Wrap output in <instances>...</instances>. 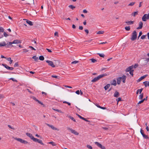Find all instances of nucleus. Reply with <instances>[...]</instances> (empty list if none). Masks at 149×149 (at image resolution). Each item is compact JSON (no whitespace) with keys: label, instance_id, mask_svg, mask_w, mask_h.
<instances>
[{"label":"nucleus","instance_id":"49","mask_svg":"<svg viewBox=\"0 0 149 149\" xmlns=\"http://www.w3.org/2000/svg\"><path fill=\"white\" fill-rule=\"evenodd\" d=\"M99 147L100 148H101L102 149H106L105 147V146H102L101 145H101Z\"/></svg>","mask_w":149,"mask_h":149},{"label":"nucleus","instance_id":"39","mask_svg":"<svg viewBox=\"0 0 149 149\" xmlns=\"http://www.w3.org/2000/svg\"><path fill=\"white\" fill-rule=\"evenodd\" d=\"M90 60H91V62L93 63H94L95 62L97 61V60L93 58H92L90 59Z\"/></svg>","mask_w":149,"mask_h":149},{"label":"nucleus","instance_id":"3","mask_svg":"<svg viewBox=\"0 0 149 149\" xmlns=\"http://www.w3.org/2000/svg\"><path fill=\"white\" fill-rule=\"evenodd\" d=\"M15 139L16 140L22 143H24V144H27L28 143L27 141L24 140L20 138H15Z\"/></svg>","mask_w":149,"mask_h":149},{"label":"nucleus","instance_id":"34","mask_svg":"<svg viewBox=\"0 0 149 149\" xmlns=\"http://www.w3.org/2000/svg\"><path fill=\"white\" fill-rule=\"evenodd\" d=\"M68 7L72 10H73L74 8H75V7L73 6L72 5H70L68 6Z\"/></svg>","mask_w":149,"mask_h":149},{"label":"nucleus","instance_id":"47","mask_svg":"<svg viewBox=\"0 0 149 149\" xmlns=\"http://www.w3.org/2000/svg\"><path fill=\"white\" fill-rule=\"evenodd\" d=\"M135 3V2H132L131 3H130L128 5V6H133V5H134V4Z\"/></svg>","mask_w":149,"mask_h":149},{"label":"nucleus","instance_id":"45","mask_svg":"<svg viewBox=\"0 0 149 149\" xmlns=\"http://www.w3.org/2000/svg\"><path fill=\"white\" fill-rule=\"evenodd\" d=\"M4 32V29L2 27L0 26V32Z\"/></svg>","mask_w":149,"mask_h":149},{"label":"nucleus","instance_id":"17","mask_svg":"<svg viewBox=\"0 0 149 149\" xmlns=\"http://www.w3.org/2000/svg\"><path fill=\"white\" fill-rule=\"evenodd\" d=\"M143 83L146 87L147 86H149V81L148 82L146 81L143 82Z\"/></svg>","mask_w":149,"mask_h":149},{"label":"nucleus","instance_id":"29","mask_svg":"<svg viewBox=\"0 0 149 149\" xmlns=\"http://www.w3.org/2000/svg\"><path fill=\"white\" fill-rule=\"evenodd\" d=\"M2 65L4 66L7 69L9 70V68L10 67L8 66L6 64H2Z\"/></svg>","mask_w":149,"mask_h":149},{"label":"nucleus","instance_id":"25","mask_svg":"<svg viewBox=\"0 0 149 149\" xmlns=\"http://www.w3.org/2000/svg\"><path fill=\"white\" fill-rule=\"evenodd\" d=\"M143 90V88H141L140 89H138L137 90V92H136V94H138L139 93L140 94H141V92H142V91Z\"/></svg>","mask_w":149,"mask_h":149},{"label":"nucleus","instance_id":"28","mask_svg":"<svg viewBox=\"0 0 149 149\" xmlns=\"http://www.w3.org/2000/svg\"><path fill=\"white\" fill-rule=\"evenodd\" d=\"M32 58L35 61H37L38 60V57H37L36 56H33Z\"/></svg>","mask_w":149,"mask_h":149},{"label":"nucleus","instance_id":"48","mask_svg":"<svg viewBox=\"0 0 149 149\" xmlns=\"http://www.w3.org/2000/svg\"><path fill=\"white\" fill-rule=\"evenodd\" d=\"M87 147L90 149H92L93 148L90 145H88L86 146Z\"/></svg>","mask_w":149,"mask_h":149},{"label":"nucleus","instance_id":"58","mask_svg":"<svg viewBox=\"0 0 149 149\" xmlns=\"http://www.w3.org/2000/svg\"><path fill=\"white\" fill-rule=\"evenodd\" d=\"M138 66V65L137 64H135L134 65V66H133V68H136Z\"/></svg>","mask_w":149,"mask_h":149},{"label":"nucleus","instance_id":"42","mask_svg":"<svg viewBox=\"0 0 149 149\" xmlns=\"http://www.w3.org/2000/svg\"><path fill=\"white\" fill-rule=\"evenodd\" d=\"M53 109L54 110V111H58V112H60V113H62V111L61 110H59L58 109Z\"/></svg>","mask_w":149,"mask_h":149},{"label":"nucleus","instance_id":"62","mask_svg":"<svg viewBox=\"0 0 149 149\" xmlns=\"http://www.w3.org/2000/svg\"><path fill=\"white\" fill-rule=\"evenodd\" d=\"M4 97V96L3 95L0 94V99L3 98Z\"/></svg>","mask_w":149,"mask_h":149},{"label":"nucleus","instance_id":"36","mask_svg":"<svg viewBox=\"0 0 149 149\" xmlns=\"http://www.w3.org/2000/svg\"><path fill=\"white\" fill-rule=\"evenodd\" d=\"M39 59L41 61H43L44 59V57L42 56H40Z\"/></svg>","mask_w":149,"mask_h":149},{"label":"nucleus","instance_id":"9","mask_svg":"<svg viewBox=\"0 0 149 149\" xmlns=\"http://www.w3.org/2000/svg\"><path fill=\"white\" fill-rule=\"evenodd\" d=\"M133 68V65L129 66V67L127 68L125 70L126 72H130V71H131L132 70V69Z\"/></svg>","mask_w":149,"mask_h":149},{"label":"nucleus","instance_id":"59","mask_svg":"<svg viewBox=\"0 0 149 149\" xmlns=\"http://www.w3.org/2000/svg\"><path fill=\"white\" fill-rule=\"evenodd\" d=\"M38 143H40L41 145H44V144L43 143L42 140H40V141H39V142H38Z\"/></svg>","mask_w":149,"mask_h":149},{"label":"nucleus","instance_id":"14","mask_svg":"<svg viewBox=\"0 0 149 149\" xmlns=\"http://www.w3.org/2000/svg\"><path fill=\"white\" fill-rule=\"evenodd\" d=\"M148 76V75L146 74L142 76H141L140 78L137 80V81L139 82L141 80H142L144 79L146 77Z\"/></svg>","mask_w":149,"mask_h":149},{"label":"nucleus","instance_id":"30","mask_svg":"<svg viewBox=\"0 0 149 149\" xmlns=\"http://www.w3.org/2000/svg\"><path fill=\"white\" fill-rule=\"evenodd\" d=\"M143 97V93L139 95V99L140 100L142 99Z\"/></svg>","mask_w":149,"mask_h":149},{"label":"nucleus","instance_id":"63","mask_svg":"<svg viewBox=\"0 0 149 149\" xmlns=\"http://www.w3.org/2000/svg\"><path fill=\"white\" fill-rule=\"evenodd\" d=\"M117 100L118 101V102L120 101H121V97H119L117 99Z\"/></svg>","mask_w":149,"mask_h":149},{"label":"nucleus","instance_id":"40","mask_svg":"<svg viewBox=\"0 0 149 149\" xmlns=\"http://www.w3.org/2000/svg\"><path fill=\"white\" fill-rule=\"evenodd\" d=\"M40 140L37 138H34L33 141L35 142H37L38 143V142H39V141H40Z\"/></svg>","mask_w":149,"mask_h":149},{"label":"nucleus","instance_id":"43","mask_svg":"<svg viewBox=\"0 0 149 149\" xmlns=\"http://www.w3.org/2000/svg\"><path fill=\"white\" fill-rule=\"evenodd\" d=\"M95 144L98 147H100V146L101 145V144L99 143V142H95Z\"/></svg>","mask_w":149,"mask_h":149},{"label":"nucleus","instance_id":"31","mask_svg":"<svg viewBox=\"0 0 149 149\" xmlns=\"http://www.w3.org/2000/svg\"><path fill=\"white\" fill-rule=\"evenodd\" d=\"M7 60L8 61H10L9 63L10 64H11L12 63L13 60L11 59V58L10 57L8 58Z\"/></svg>","mask_w":149,"mask_h":149},{"label":"nucleus","instance_id":"37","mask_svg":"<svg viewBox=\"0 0 149 149\" xmlns=\"http://www.w3.org/2000/svg\"><path fill=\"white\" fill-rule=\"evenodd\" d=\"M125 29L127 31L130 30V26L125 27Z\"/></svg>","mask_w":149,"mask_h":149},{"label":"nucleus","instance_id":"23","mask_svg":"<svg viewBox=\"0 0 149 149\" xmlns=\"http://www.w3.org/2000/svg\"><path fill=\"white\" fill-rule=\"evenodd\" d=\"M10 43H12V42H8L7 44L6 43V45L5 46L7 48L9 47L10 46L13 44H11Z\"/></svg>","mask_w":149,"mask_h":149},{"label":"nucleus","instance_id":"53","mask_svg":"<svg viewBox=\"0 0 149 149\" xmlns=\"http://www.w3.org/2000/svg\"><path fill=\"white\" fill-rule=\"evenodd\" d=\"M144 101V100L143 99V100H141L139 101V102L138 103V104H141V103H143Z\"/></svg>","mask_w":149,"mask_h":149},{"label":"nucleus","instance_id":"52","mask_svg":"<svg viewBox=\"0 0 149 149\" xmlns=\"http://www.w3.org/2000/svg\"><path fill=\"white\" fill-rule=\"evenodd\" d=\"M3 35L4 36L6 37H7L8 36V35L5 32H4Z\"/></svg>","mask_w":149,"mask_h":149},{"label":"nucleus","instance_id":"51","mask_svg":"<svg viewBox=\"0 0 149 149\" xmlns=\"http://www.w3.org/2000/svg\"><path fill=\"white\" fill-rule=\"evenodd\" d=\"M78 62V61H75L72 62V64H76Z\"/></svg>","mask_w":149,"mask_h":149},{"label":"nucleus","instance_id":"32","mask_svg":"<svg viewBox=\"0 0 149 149\" xmlns=\"http://www.w3.org/2000/svg\"><path fill=\"white\" fill-rule=\"evenodd\" d=\"M142 136L144 139H149V137L147 135L145 134H143Z\"/></svg>","mask_w":149,"mask_h":149},{"label":"nucleus","instance_id":"38","mask_svg":"<svg viewBox=\"0 0 149 149\" xmlns=\"http://www.w3.org/2000/svg\"><path fill=\"white\" fill-rule=\"evenodd\" d=\"M97 54L101 57H104V55L103 54L98 53Z\"/></svg>","mask_w":149,"mask_h":149},{"label":"nucleus","instance_id":"18","mask_svg":"<svg viewBox=\"0 0 149 149\" xmlns=\"http://www.w3.org/2000/svg\"><path fill=\"white\" fill-rule=\"evenodd\" d=\"M121 80V77H118L117 79V83L118 84H120Z\"/></svg>","mask_w":149,"mask_h":149},{"label":"nucleus","instance_id":"56","mask_svg":"<svg viewBox=\"0 0 149 149\" xmlns=\"http://www.w3.org/2000/svg\"><path fill=\"white\" fill-rule=\"evenodd\" d=\"M10 80H12L13 81H16V82L17 81L15 79L13 78H10Z\"/></svg>","mask_w":149,"mask_h":149},{"label":"nucleus","instance_id":"8","mask_svg":"<svg viewBox=\"0 0 149 149\" xmlns=\"http://www.w3.org/2000/svg\"><path fill=\"white\" fill-rule=\"evenodd\" d=\"M26 134L33 141L35 138L33 136L32 134L28 133H26Z\"/></svg>","mask_w":149,"mask_h":149},{"label":"nucleus","instance_id":"13","mask_svg":"<svg viewBox=\"0 0 149 149\" xmlns=\"http://www.w3.org/2000/svg\"><path fill=\"white\" fill-rule=\"evenodd\" d=\"M121 79L122 80L123 82V83H125V80L126 79V76L125 75H123L122 77H121Z\"/></svg>","mask_w":149,"mask_h":149},{"label":"nucleus","instance_id":"7","mask_svg":"<svg viewBox=\"0 0 149 149\" xmlns=\"http://www.w3.org/2000/svg\"><path fill=\"white\" fill-rule=\"evenodd\" d=\"M32 98L35 101L38 102L39 104H41L42 105H43V106L44 107L45 105L43 104V103L40 101H39L35 97H33Z\"/></svg>","mask_w":149,"mask_h":149},{"label":"nucleus","instance_id":"4","mask_svg":"<svg viewBox=\"0 0 149 149\" xmlns=\"http://www.w3.org/2000/svg\"><path fill=\"white\" fill-rule=\"evenodd\" d=\"M149 19V16L147 14H144L142 17V20L143 21L145 22L147 19Z\"/></svg>","mask_w":149,"mask_h":149},{"label":"nucleus","instance_id":"24","mask_svg":"<svg viewBox=\"0 0 149 149\" xmlns=\"http://www.w3.org/2000/svg\"><path fill=\"white\" fill-rule=\"evenodd\" d=\"M110 84H108L106 85L104 88L105 90H107L110 87Z\"/></svg>","mask_w":149,"mask_h":149},{"label":"nucleus","instance_id":"16","mask_svg":"<svg viewBox=\"0 0 149 149\" xmlns=\"http://www.w3.org/2000/svg\"><path fill=\"white\" fill-rule=\"evenodd\" d=\"M111 85H113L114 86H116L117 84L116 80L114 79L111 82Z\"/></svg>","mask_w":149,"mask_h":149},{"label":"nucleus","instance_id":"22","mask_svg":"<svg viewBox=\"0 0 149 149\" xmlns=\"http://www.w3.org/2000/svg\"><path fill=\"white\" fill-rule=\"evenodd\" d=\"M67 117L69 118L70 119L72 120L74 122H76V121L75 120L74 118L71 116H68V115L67 116Z\"/></svg>","mask_w":149,"mask_h":149},{"label":"nucleus","instance_id":"15","mask_svg":"<svg viewBox=\"0 0 149 149\" xmlns=\"http://www.w3.org/2000/svg\"><path fill=\"white\" fill-rule=\"evenodd\" d=\"M23 20H26V22L30 26H31L33 25V22L31 21L26 19H24Z\"/></svg>","mask_w":149,"mask_h":149},{"label":"nucleus","instance_id":"12","mask_svg":"<svg viewBox=\"0 0 149 149\" xmlns=\"http://www.w3.org/2000/svg\"><path fill=\"white\" fill-rule=\"evenodd\" d=\"M145 63L142 64L141 65L142 67L144 66L145 65H147L148 64V61H149V58H147L146 60H145Z\"/></svg>","mask_w":149,"mask_h":149},{"label":"nucleus","instance_id":"57","mask_svg":"<svg viewBox=\"0 0 149 149\" xmlns=\"http://www.w3.org/2000/svg\"><path fill=\"white\" fill-rule=\"evenodd\" d=\"M29 47L32 50H36V49L34 48H33V47H32V46H29Z\"/></svg>","mask_w":149,"mask_h":149},{"label":"nucleus","instance_id":"35","mask_svg":"<svg viewBox=\"0 0 149 149\" xmlns=\"http://www.w3.org/2000/svg\"><path fill=\"white\" fill-rule=\"evenodd\" d=\"M104 33V31H100L97 32V34H102Z\"/></svg>","mask_w":149,"mask_h":149},{"label":"nucleus","instance_id":"33","mask_svg":"<svg viewBox=\"0 0 149 149\" xmlns=\"http://www.w3.org/2000/svg\"><path fill=\"white\" fill-rule=\"evenodd\" d=\"M49 143L52 144L53 146H55L56 145V144L53 141H51Z\"/></svg>","mask_w":149,"mask_h":149},{"label":"nucleus","instance_id":"27","mask_svg":"<svg viewBox=\"0 0 149 149\" xmlns=\"http://www.w3.org/2000/svg\"><path fill=\"white\" fill-rule=\"evenodd\" d=\"M96 105V106H97L98 107L102 109H106V108L104 107H102L100 106L98 104H97Z\"/></svg>","mask_w":149,"mask_h":149},{"label":"nucleus","instance_id":"1","mask_svg":"<svg viewBox=\"0 0 149 149\" xmlns=\"http://www.w3.org/2000/svg\"><path fill=\"white\" fill-rule=\"evenodd\" d=\"M107 75V74L106 73H104L101 75H100L97 77L94 78L91 80V82H95L99 80L100 78H101L104 77L106 76Z\"/></svg>","mask_w":149,"mask_h":149},{"label":"nucleus","instance_id":"60","mask_svg":"<svg viewBox=\"0 0 149 149\" xmlns=\"http://www.w3.org/2000/svg\"><path fill=\"white\" fill-rule=\"evenodd\" d=\"M8 127L10 129H13V130H15V129L13 128V127H12L10 125H8Z\"/></svg>","mask_w":149,"mask_h":149},{"label":"nucleus","instance_id":"10","mask_svg":"<svg viewBox=\"0 0 149 149\" xmlns=\"http://www.w3.org/2000/svg\"><path fill=\"white\" fill-rule=\"evenodd\" d=\"M12 43H10L11 44H18V43H21V42L20 40H13V42H12Z\"/></svg>","mask_w":149,"mask_h":149},{"label":"nucleus","instance_id":"61","mask_svg":"<svg viewBox=\"0 0 149 149\" xmlns=\"http://www.w3.org/2000/svg\"><path fill=\"white\" fill-rule=\"evenodd\" d=\"M54 35L55 36H57L58 37V33L57 32H55V33H54Z\"/></svg>","mask_w":149,"mask_h":149},{"label":"nucleus","instance_id":"46","mask_svg":"<svg viewBox=\"0 0 149 149\" xmlns=\"http://www.w3.org/2000/svg\"><path fill=\"white\" fill-rule=\"evenodd\" d=\"M146 36V35H143L141 37V39H145Z\"/></svg>","mask_w":149,"mask_h":149},{"label":"nucleus","instance_id":"19","mask_svg":"<svg viewBox=\"0 0 149 149\" xmlns=\"http://www.w3.org/2000/svg\"><path fill=\"white\" fill-rule=\"evenodd\" d=\"M6 45V43L5 42L3 41L0 42V47H4Z\"/></svg>","mask_w":149,"mask_h":149},{"label":"nucleus","instance_id":"54","mask_svg":"<svg viewBox=\"0 0 149 149\" xmlns=\"http://www.w3.org/2000/svg\"><path fill=\"white\" fill-rule=\"evenodd\" d=\"M51 77L53 78H54L56 79L58 78V76L56 75H52Z\"/></svg>","mask_w":149,"mask_h":149},{"label":"nucleus","instance_id":"44","mask_svg":"<svg viewBox=\"0 0 149 149\" xmlns=\"http://www.w3.org/2000/svg\"><path fill=\"white\" fill-rule=\"evenodd\" d=\"M76 114L78 116V117H79L81 119H82V120L84 119V118L82 117L80 115L78 114Z\"/></svg>","mask_w":149,"mask_h":149},{"label":"nucleus","instance_id":"11","mask_svg":"<svg viewBox=\"0 0 149 149\" xmlns=\"http://www.w3.org/2000/svg\"><path fill=\"white\" fill-rule=\"evenodd\" d=\"M139 26L136 29H141L143 27V23L142 22H140L139 23Z\"/></svg>","mask_w":149,"mask_h":149},{"label":"nucleus","instance_id":"50","mask_svg":"<svg viewBox=\"0 0 149 149\" xmlns=\"http://www.w3.org/2000/svg\"><path fill=\"white\" fill-rule=\"evenodd\" d=\"M19 66L18 62L15 63L14 65V66L15 67H18Z\"/></svg>","mask_w":149,"mask_h":149},{"label":"nucleus","instance_id":"21","mask_svg":"<svg viewBox=\"0 0 149 149\" xmlns=\"http://www.w3.org/2000/svg\"><path fill=\"white\" fill-rule=\"evenodd\" d=\"M134 22L133 21H130L126 22L125 23L127 24V25H131L133 24Z\"/></svg>","mask_w":149,"mask_h":149},{"label":"nucleus","instance_id":"6","mask_svg":"<svg viewBox=\"0 0 149 149\" xmlns=\"http://www.w3.org/2000/svg\"><path fill=\"white\" fill-rule=\"evenodd\" d=\"M47 125L49 127H51L53 130H57L58 131L59 130L56 127H54L53 125H49L48 123H46Z\"/></svg>","mask_w":149,"mask_h":149},{"label":"nucleus","instance_id":"41","mask_svg":"<svg viewBox=\"0 0 149 149\" xmlns=\"http://www.w3.org/2000/svg\"><path fill=\"white\" fill-rule=\"evenodd\" d=\"M134 71V70H132L131 71H130V74L132 76H133V72Z\"/></svg>","mask_w":149,"mask_h":149},{"label":"nucleus","instance_id":"20","mask_svg":"<svg viewBox=\"0 0 149 149\" xmlns=\"http://www.w3.org/2000/svg\"><path fill=\"white\" fill-rule=\"evenodd\" d=\"M119 92L116 91L114 93V96L116 97H118L119 96Z\"/></svg>","mask_w":149,"mask_h":149},{"label":"nucleus","instance_id":"26","mask_svg":"<svg viewBox=\"0 0 149 149\" xmlns=\"http://www.w3.org/2000/svg\"><path fill=\"white\" fill-rule=\"evenodd\" d=\"M138 11L134 12L132 13V15L135 17L136 15H137L138 14Z\"/></svg>","mask_w":149,"mask_h":149},{"label":"nucleus","instance_id":"2","mask_svg":"<svg viewBox=\"0 0 149 149\" xmlns=\"http://www.w3.org/2000/svg\"><path fill=\"white\" fill-rule=\"evenodd\" d=\"M137 38V33L135 31H134L132 33L131 40L132 41H134Z\"/></svg>","mask_w":149,"mask_h":149},{"label":"nucleus","instance_id":"5","mask_svg":"<svg viewBox=\"0 0 149 149\" xmlns=\"http://www.w3.org/2000/svg\"><path fill=\"white\" fill-rule=\"evenodd\" d=\"M46 61L48 63L49 65L51 66L52 67H55V66L54 65L52 61L49 60H47Z\"/></svg>","mask_w":149,"mask_h":149},{"label":"nucleus","instance_id":"55","mask_svg":"<svg viewBox=\"0 0 149 149\" xmlns=\"http://www.w3.org/2000/svg\"><path fill=\"white\" fill-rule=\"evenodd\" d=\"M140 132L142 136L143 135V134H144L143 132V130L142 129H140Z\"/></svg>","mask_w":149,"mask_h":149},{"label":"nucleus","instance_id":"64","mask_svg":"<svg viewBox=\"0 0 149 149\" xmlns=\"http://www.w3.org/2000/svg\"><path fill=\"white\" fill-rule=\"evenodd\" d=\"M75 93L77 94L78 95H79L80 94V91L79 90L77 91H76Z\"/></svg>","mask_w":149,"mask_h":149}]
</instances>
